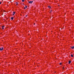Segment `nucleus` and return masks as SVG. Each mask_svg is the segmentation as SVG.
<instances>
[{
	"mask_svg": "<svg viewBox=\"0 0 74 74\" xmlns=\"http://www.w3.org/2000/svg\"><path fill=\"white\" fill-rule=\"evenodd\" d=\"M25 16L27 17V15H26Z\"/></svg>",
	"mask_w": 74,
	"mask_h": 74,
	"instance_id": "nucleus-17",
	"label": "nucleus"
},
{
	"mask_svg": "<svg viewBox=\"0 0 74 74\" xmlns=\"http://www.w3.org/2000/svg\"><path fill=\"white\" fill-rule=\"evenodd\" d=\"M25 8H27V5H25Z\"/></svg>",
	"mask_w": 74,
	"mask_h": 74,
	"instance_id": "nucleus-13",
	"label": "nucleus"
},
{
	"mask_svg": "<svg viewBox=\"0 0 74 74\" xmlns=\"http://www.w3.org/2000/svg\"><path fill=\"white\" fill-rule=\"evenodd\" d=\"M24 9L25 10L26 9V8L25 7H24Z\"/></svg>",
	"mask_w": 74,
	"mask_h": 74,
	"instance_id": "nucleus-15",
	"label": "nucleus"
},
{
	"mask_svg": "<svg viewBox=\"0 0 74 74\" xmlns=\"http://www.w3.org/2000/svg\"><path fill=\"white\" fill-rule=\"evenodd\" d=\"M4 27V26H3L2 27V29H4V28H3Z\"/></svg>",
	"mask_w": 74,
	"mask_h": 74,
	"instance_id": "nucleus-4",
	"label": "nucleus"
},
{
	"mask_svg": "<svg viewBox=\"0 0 74 74\" xmlns=\"http://www.w3.org/2000/svg\"><path fill=\"white\" fill-rule=\"evenodd\" d=\"M16 5H18V3L17 2H16Z\"/></svg>",
	"mask_w": 74,
	"mask_h": 74,
	"instance_id": "nucleus-10",
	"label": "nucleus"
},
{
	"mask_svg": "<svg viewBox=\"0 0 74 74\" xmlns=\"http://www.w3.org/2000/svg\"><path fill=\"white\" fill-rule=\"evenodd\" d=\"M62 64V63H60V65H61Z\"/></svg>",
	"mask_w": 74,
	"mask_h": 74,
	"instance_id": "nucleus-12",
	"label": "nucleus"
},
{
	"mask_svg": "<svg viewBox=\"0 0 74 74\" xmlns=\"http://www.w3.org/2000/svg\"><path fill=\"white\" fill-rule=\"evenodd\" d=\"M71 57H73V55H72V54H71Z\"/></svg>",
	"mask_w": 74,
	"mask_h": 74,
	"instance_id": "nucleus-7",
	"label": "nucleus"
},
{
	"mask_svg": "<svg viewBox=\"0 0 74 74\" xmlns=\"http://www.w3.org/2000/svg\"><path fill=\"white\" fill-rule=\"evenodd\" d=\"M1 4V2H0V4Z\"/></svg>",
	"mask_w": 74,
	"mask_h": 74,
	"instance_id": "nucleus-16",
	"label": "nucleus"
},
{
	"mask_svg": "<svg viewBox=\"0 0 74 74\" xmlns=\"http://www.w3.org/2000/svg\"><path fill=\"white\" fill-rule=\"evenodd\" d=\"M64 69V68H63V69Z\"/></svg>",
	"mask_w": 74,
	"mask_h": 74,
	"instance_id": "nucleus-19",
	"label": "nucleus"
},
{
	"mask_svg": "<svg viewBox=\"0 0 74 74\" xmlns=\"http://www.w3.org/2000/svg\"><path fill=\"white\" fill-rule=\"evenodd\" d=\"M24 1V0H22V2H23Z\"/></svg>",
	"mask_w": 74,
	"mask_h": 74,
	"instance_id": "nucleus-11",
	"label": "nucleus"
},
{
	"mask_svg": "<svg viewBox=\"0 0 74 74\" xmlns=\"http://www.w3.org/2000/svg\"><path fill=\"white\" fill-rule=\"evenodd\" d=\"M3 48V47L0 48V51H2Z\"/></svg>",
	"mask_w": 74,
	"mask_h": 74,
	"instance_id": "nucleus-2",
	"label": "nucleus"
},
{
	"mask_svg": "<svg viewBox=\"0 0 74 74\" xmlns=\"http://www.w3.org/2000/svg\"><path fill=\"white\" fill-rule=\"evenodd\" d=\"M15 14V12H13V14H12V15H14Z\"/></svg>",
	"mask_w": 74,
	"mask_h": 74,
	"instance_id": "nucleus-3",
	"label": "nucleus"
},
{
	"mask_svg": "<svg viewBox=\"0 0 74 74\" xmlns=\"http://www.w3.org/2000/svg\"><path fill=\"white\" fill-rule=\"evenodd\" d=\"M12 20H13L14 19V17H12L10 18Z\"/></svg>",
	"mask_w": 74,
	"mask_h": 74,
	"instance_id": "nucleus-5",
	"label": "nucleus"
},
{
	"mask_svg": "<svg viewBox=\"0 0 74 74\" xmlns=\"http://www.w3.org/2000/svg\"><path fill=\"white\" fill-rule=\"evenodd\" d=\"M33 2V1H29V3L32 4Z\"/></svg>",
	"mask_w": 74,
	"mask_h": 74,
	"instance_id": "nucleus-1",
	"label": "nucleus"
},
{
	"mask_svg": "<svg viewBox=\"0 0 74 74\" xmlns=\"http://www.w3.org/2000/svg\"><path fill=\"white\" fill-rule=\"evenodd\" d=\"M63 68H64V67H63Z\"/></svg>",
	"mask_w": 74,
	"mask_h": 74,
	"instance_id": "nucleus-18",
	"label": "nucleus"
},
{
	"mask_svg": "<svg viewBox=\"0 0 74 74\" xmlns=\"http://www.w3.org/2000/svg\"><path fill=\"white\" fill-rule=\"evenodd\" d=\"M52 11V10H51L50 12H51Z\"/></svg>",
	"mask_w": 74,
	"mask_h": 74,
	"instance_id": "nucleus-14",
	"label": "nucleus"
},
{
	"mask_svg": "<svg viewBox=\"0 0 74 74\" xmlns=\"http://www.w3.org/2000/svg\"><path fill=\"white\" fill-rule=\"evenodd\" d=\"M71 48L72 49H73L74 48V46H73L72 47H71Z\"/></svg>",
	"mask_w": 74,
	"mask_h": 74,
	"instance_id": "nucleus-6",
	"label": "nucleus"
},
{
	"mask_svg": "<svg viewBox=\"0 0 74 74\" xmlns=\"http://www.w3.org/2000/svg\"><path fill=\"white\" fill-rule=\"evenodd\" d=\"M71 63V61L70 60H69V64H70Z\"/></svg>",
	"mask_w": 74,
	"mask_h": 74,
	"instance_id": "nucleus-8",
	"label": "nucleus"
},
{
	"mask_svg": "<svg viewBox=\"0 0 74 74\" xmlns=\"http://www.w3.org/2000/svg\"><path fill=\"white\" fill-rule=\"evenodd\" d=\"M35 24H34V25H35Z\"/></svg>",
	"mask_w": 74,
	"mask_h": 74,
	"instance_id": "nucleus-20",
	"label": "nucleus"
},
{
	"mask_svg": "<svg viewBox=\"0 0 74 74\" xmlns=\"http://www.w3.org/2000/svg\"><path fill=\"white\" fill-rule=\"evenodd\" d=\"M48 7L49 8H51V6H49Z\"/></svg>",
	"mask_w": 74,
	"mask_h": 74,
	"instance_id": "nucleus-9",
	"label": "nucleus"
}]
</instances>
